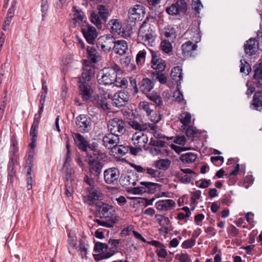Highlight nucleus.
<instances>
[{"mask_svg": "<svg viewBox=\"0 0 262 262\" xmlns=\"http://www.w3.org/2000/svg\"><path fill=\"white\" fill-rule=\"evenodd\" d=\"M94 75V69L89 66H85L78 79L79 93L83 101L88 102L92 98L93 90L89 82Z\"/></svg>", "mask_w": 262, "mask_h": 262, "instance_id": "f257e3e1", "label": "nucleus"}, {"mask_svg": "<svg viewBox=\"0 0 262 262\" xmlns=\"http://www.w3.org/2000/svg\"><path fill=\"white\" fill-rule=\"evenodd\" d=\"M97 210L100 217L106 219L105 221L97 220L96 222L99 225L106 227L112 228L116 222L115 211L112 205L103 203H98L96 204Z\"/></svg>", "mask_w": 262, "mask_h": 262, "instance_id": "f03ea898", "label": "nucleus"}, {"mask_svg": "<svg viewBox=\"0 0 262 262\" xmlns=\"http://www.w3.org/2000/svg\"><path fill=\"white\" fill-rule=\"evenodd\" d=\"M106 155L105 153L94 151L93 156L91 155L88 159L89 169L91 176H93L96 179H98L101 173L104 164L101 160H105Z\"/></svg>", "mask_w": 262, "mask_h": 262, "instance_id": "7ed1b4c3", "label": "nucleus"}, {"mask_svg": "<svg viewBox=\"0 0 262 262\" xmlns=\"http://www.w3.org/2000/svg\"><path fill=\"white\" fill-rule=\"evenodd\" d=\"M120 70V67L116 64L103 68L97 74L98 82L99 84L104 85L113 84L116 80L117 72Z\"/></svg>", "mask_w": 262, "mask_h": 262, "instance_id": "20e7f679", "label": "nucleus"}, {"mask_svg": "<svg viewBox=\"0 0 262 262\" xmlns=\"http://www.w3.org/2000/svg\"><path fill=\"white\" fill-rule=\"evenodd\" d=\"M108 7L103 5H98L96 11L91 14V21L95 25L98 29H101L102 24L106 22L109 16Z\"/></svg>", "mask_w": 262, "mask_h": 262, "instance_id": "39448f33", "label": "nucleus"}, {"mask_svg": "<svg viewBox=\"0 0 262 262\" xmlns=\"http://www.w3.org/2000/svg\"><path fill=\"white\" fill-rule=\"evenodd\" d=\"M196 36H194L192 40L195 42L193 43L191 41H187L182 44L181 46L182 54L184 58H189L193 57L197 54L198 46L196 45L201 40V35L200 34V30L198 28L195 29Z\"/></svg>", "mask_w": 262, "mask_h": 262, "instance_id": "423d86ee", "label": "nucleus"}, {"mask_svg": "<svg viewBox=\"0 0 262 262\" xmlns=\"http://www.w3.org/2000/svg\"><path fill=\"white\" fill-rule=\"evenodd\" d=\"M133 144L135 147L132 146L130 148V152L133 155H137L138 153L142 151L143 148L144 150H147L146 147L148 139L147 135L142 132L134 134L132 137Z\"/></svg>", "mask_w": 262, "mask_h": 262, "instance_id": "0eeeda50", "label": "nucleus"}, {"mask_svg": "<svg viewBox=\"0 0 262 262\" xmlns=\"http://www.w3.org/2000/svg\"><path fill=\"white\" fill-rule=\"evenodd\" d=\"M84 181L89 185L86 188L88 191V200H84L89 204H91L93 201L98 200L102 198V193L99 188L95 185V181L93 178H89L88 176H85Z\"/></svg>", "mask_w": 262, "mask_h": 262, "instance_id": "6e6552de", "label": "nucleus"}, {"mask_svg": "<svg viewBox=\"0 0 262 262\" xmlns=\"http://www.w3.org/2000/svg\"><path fill=\"white\" fill-rule=\"evenodd\" d=\"M115 38L111 35H103L99 37L97 41V47L100 50L106 53L114 49L115 43Z\"/></svg>", "mask_w": 262, "mask_h": 262, "instance_id": "1a4fd4ad", "label": "nucleus"}, {"mask_svg": "<svg viewBox=\"0 0 262 262\" xmlns=\"http://www.w3.org/2000/svg\"><path fill=\"white\" fill-rule=\"evenodd\" d=\"M138 38L144 42H153L155 39V32L146 22L144 21L138 31Z\"/></svg>", "mask_w": 262, "mask_h": 262, "instance_id": "9d476101", "label": "nucleus"}, {"mask_svg": "<svg viewBox=\"0 0 262 262\" xmlns=\"http://www.w3.org/2000/svg\"><path fill=\"white\" fill-rule=\"evenodd\" d=\"M108 130L110 133L122 136L125 132V122L118 118H114L110 120L107 124Z\"/></svg>", "mask_w": 262, "mask_h": 262, "instance_id": "9b49d317", "label": "nucleus"}, {"mask_svg": "<svg viewBox=\"0 0 262 262\" xmlns=\"http://www.w3.org/2000/svg\"><path fill=\"white\" fill-rule=\"evenodd\" d=\"M81 30L86 41L90 44H94L98 36L96 28L91 25L84 22L81 25Z\"/></svg>", "mask_w": 262, "mask_h": 262, "instance_id": "f8f14e48", "label": "nucleus"}, {"mask_svg": "<svg viewBox=\"0 0 262 262\" xmlns=\"http://www.w3.org/2000/svg\"><path fill=\"white\" fill-rule=\"evenodd\" d=\"M76 126L77 130L82 133H88L91 129L90 118L86 115H80L75 119Z\"/></svg>", "mask_w": 262, "mask_h": 262, "instance_id": "ddd939ff", "label": "nucleus"}, {"mask_svg": "<svg viewBox=\"0 0 262 262\" xmlns=\"http://www.w3.org/2000/svg\"><path fill=\"white\" fill-rule=\"evenodd\" d=\"M187 9V5L185 0H177L170 6L166 9L168 14L171 15H176L180 13H184Z\"/></svg>", "mask_w": 262, "mask_h": 262, "instance_id": "4468645a", "label": "nucleus"}, {"mask_svg": "<svg viewBox=\"0 0 262 262\" xmlns=\"http://www.w3.org/2000/svg\"><path fill=\"white\" fill-rule=\"evenodd\" d=\"M119 170L115 167L108 168L103 172L104 180L105 182L110 185L115 184L119 178Z\"/></svg>", "mask_w": 262, "mask_h": 262, "instance_id": "2eb2a0df", "label": "nucleus"}, {"mask_svg": "<svg viewBox=\"0 0 262 262\" xmlns=\"http://www.w3.org/2000/svg\"><path fill=\"white\" fill-rule=\"evenodd\" d=\"M35 147L36 146H34L28 145V150L25 156L26 166L25 168L27 171V175H31L33 173V168L35 160Z\"/></svg>", "mask_w": 262, "mask_h": 262, "instance_id": "dca6fc26", "label": "nucleus"}, {"mask_svg": "<svg viewBox=\"0 0 262 262\" xmlns=\"http://www.w3.org/2000/svg\"><path fill=\"white\" fill-rule=\"evenodd\" d=\"M145 14V8L141 5H136L128 11V17L130 21L141 20Z\"/></svg>", "mask_w": 262, "mask_h": 262, "instance_id": "f3484780", "label": "nucleus"}, {"mask_svg": "<svg viewBox=\"0 0 262 262\" xmlns=\"http://www.w3.org/2000/svg\"><path fill=\"white\" fill-rule=\"evenodd\" d=\"M150 51L151 54V68L159 72L163 71L166 67L165 60L162 59L160 55L156 52L151 50H150Z\"/></svg>", "mask_w": 262, "mask_h": 262, "instance_id": "a211bd4d", "label": "nucleus"}, {"mask_svg": "<svg viewBox=\"0 0 262 262\" xmlns=\"http://www.w3.org/2000/svg\"><path fill=\"white\" fill-rule=\"evenodd\" d=\"M129 95L126 91H120L116 93L112 99L113 103L114 106L120 107L124 106L129 100Z\"/></svg>", "mask_w": 262, "mask_h": 262, "instance_id": "6ab92c4d", "label": "nucleus"}, {"mask_svg": "<svg viewBox=\"0 0 262 262\" xmlns=\"http://www.w3.org/2000/svg\"><path fill=\"white\" fill-rule=\"evenodd\" d=\"M120 137L112 133H109L104 136L102 139L103 145L107 149H112V150L119 143Z\"/></svg>", "mask_w": 262, "mask_h": 262, "instance_id": "aec40b11", "label": "nucleus"}, {"mask_svg": "<svg viewBox=\"0 0 262 262\" xmlns=\"http://www.w3.org/2000/svg\"><path fill=\"white\" fill-rule=\"evenodd\" d=\"M75 144L81 150L87 152L88 149H91L89 142L85 138L79 133H73L72 135Z\"/></svg>", "mask_w": 262, "mask_h": 262, "instance_id": "412c9836", "label": "nucleus"}, {"mask_svg": "<svg viewBox=\"0 0 262 262\" xmlns=\"http://www.w3.org/2000/svg\"><path fill=\"white\" fill-rule=\"evenodd\" d=\"M18 159H9L7 164L8 182L12 184L14 178L16 176V165L18 164Z\"/></svg>", "mask_w": 262, "mask_h": 262, "instance_id": "4be33fe9", "label": "nucleus"}, {"mask_svg": "<svg viewBox=\"0 0 262 262\" xmlns=\"http://www.w3.org/2000/svg\"><path fill=\"white\" fill-rule=\"evenodd\" d=\"M175 206V202L170 199L160 200L155 204V207L157 209L161 212L172 210L174 208Z\"/></svg>", "mask_w": 262, "mask_h": 262, "instance_id": "5701e85b", "label": "nucleus"}, {"mask_svg": "<svg viewBox=\"0 0 262 262\" xmlns=\"http://www.w3.org/2000/svg\"><path fill=\"white\" fill-rule=\"evenodd\" d=\"M18 143L15 135H12L10 138V146L9 151V159H19Z\"/></svg>", "mask_w": 262, "mask_h": 262, "instance_id": "b1692460", "label": "nucleus"}, {"mask_svg": "<svg viewBox=\"0 0 262 262\" xmlns=\"http://www.w3.org/2000/svg\"><path fill=\"white\" fill-rule=\"evenodd\" d=\"M258 49V41L253 38H251L247 40L244 45L245 53L249 56L255 54L257 51Z\"/></svg>", "mask_w": 262, "mask_h": 262, "instance_id": "393cba45", "label": "nucleus"}, {"mask_svg": "<svg viewBox=\"0 0 262 262\" xmlns=\"http://www.w3.org/2000/svg\"><path fill=\"white\" fill-rule=\"evenodd\" d=\"M154 85V81L147 78H143L139 84L140 91L146 95L150 93Z\"/></svg>", "mask_w": 262, "mask_h": 262, "instance_id": "a878e982", "label": "nucleus"}, {"mask_svg": "<svg viewBox=\"0 0 262 262\" xmlns=\"http://www.w3.org/2000/svg\"><path fill=\"white\" fill-rule=\"evenodd\" d=\"M73 62V57L71 55L64 56L61 61V72L66 74L72 69Z\"/></svg>", "mask_w": 262, "mask_h": 262, "instance_id": "bb28decb", "label": "nucleus"}, {"mask_svg": "<svg viewBox=\"0 0 262 262\" xmlns=\"http://www.w3.org/2000/svg\"><path fill=\"white\" fill-rule=\"evenodd\" d=\"M113 50L116 54L120 55L126 54L128 51V46L126 41L124 40L115 41Z\"/></svg>", "mask_w": 262, "mask_h": 262, "instance_id": "cd10ccee", "label": "nucleus"}, {"mask_svg": "<svg viewBox=\"0 0 262 262\" xmlns=\"http://www.w3.org/2000/svg\"><path fill=\"white\" fill-rule=\"evenodd\" d=\"M94 251L99 254H111V256L114 255V251L110 250L108 245L106 244L97 242L94 246Z\"/></svg>", "mask_w": 262, "mask_h": 262, "instance_id": "c85d7f7f", "label": "nucleus"}, {"mask_svg": "<svg viewBox=\"0 0 262 262\" xmlns=\"http://www.w3.org/2000/svg\"><path fill=\"white\" fill-rule=\"evenodd\" d=\"M170 77L173 83H176L177 86L181 84L183 78L181 68L179 66L174 67L171 71Z\"/></svg>", "mask_w": 262, "mask_h": 262, "instance_id": "c756f323", "label": "nucleus"}, {"mask_svg": "<svg viewBox=\"0 0 262 262\" xmlns=\"http://www.w3.org/2000/svg\"><path fill=\"white\" fill-rule=\"evenodd\" d=\"M252 106L253 109L261 111L262 110V91L256 92L254 95Z\"/></svg>", "mask_w": 262, "mask_h": 262, "instance_id": "7c9ffc66", "label": "nucleus"}, {"mask_svg": "<svg viewBox=\"0 0 262 262\" xmlns=\"http://www.w3.org/2000/svg\"><path fill=\"white\" fill-rule=\"evenodd\" d=\"M42 89L41 91L40 99L39 105V113H42L43 111L44 104L46 101V98L48 93V88L46 85V81L43 79L41 80Z\"/></svg>", "mask_w": 262, "mask_h": 262, "instance_id": "2f4dec72", "label": "nucleus"}, {"mask_svg": "<svg viewBox=\"0 0 262 262\" xmlns=\"http://www.w3.org/2000/svg\"><path fill=\"white\" fill-rule=\"evenodd\" d=\"M171 161L168 159H161L155 162V167L164 171L168 169L170 165Z\"/></svg>", "mask_w": 262, "mask_h": 262, "instance_id": "473e14b6", "label": "nucleus"}, {"mask_svg": "<svg viewBox=\"0 0 262 262\" xmlns=\"http://www.w3.org/2000/svg\"><path fill=\"white\" fill-rule=\"evenodd\" d=\"M146 96L156 106H160L163 104L162 98L157 92H152L147 94Z\"/></svg>", "mask_w": 262, "mask_h": 262, "instance_id": "72a5a7b5", "label": "nucleus"}, {"mask_svg": "<svg viewBox=\"0 0 262 262\" xmlns=\"http://www.w3.org/2000/svg\"><path fill=\"white\" fill-rule=\"evenodd\" d=\"M163 34L171 42H173L177 37L175 29L170 26H168L164 29Z\"/></svg>", "mask_w": 262, "mask_h": 262, "instance_id": "f704fd0d", "label": "nucleus"}, {"mask_svg": "<svg viewBox=\"0 0 262 262\" xmlns=\"http://www.w3.org/2000/svg\"><path fill=\"white\" fill-rule=\"evenodd\" d=\"M156 219L159 224L164 228V229H169L170 228V221L168 217L162 214H156Z\"/></svg>", "mask_w": 262, "mask_h": 262, "instance_id": "c9c22d12", "label": "nucleus"}, {"mask_svg": "<svg viewBox=\"0 0 262 262\" xmlns=\"http://www.w3.org/2000/svg\"><path fill=\"white\" fill-rule=\"evenodd\" d=\"M14 5L12 4L11 7L8 10L7 16H6L5 20L3 25V29L4 31H6L7 30L8 27L10 25L12 18L14 16Z\"/></svg>", "mask_w": 262, "mask_h": 262, "instance_id": "e433bc0d", "label": "nucleus"}, {"mask_svg": "<svg viewBox=\"0 0 262 262\" xmlns=\"http://www.w3.org/2000/svg\"><path fill=\"white\" fill-rule=\"evenodd\" d=\"M196 155L192 152L183 154L180 157V160L184 164H189L193 162L196 159Z\"/></svg>", "mask_w": 262, "mask_h": 262, "instance_id": "4c0bfd02", "label": "nucleus"}, {"mask_svg": "<svg viewBox=\"0 0 262 262\" xmlns=\"http://www.w3.org/2000/svg\"><path fill=\"white\" fill-rule=\"evenodd\" d=\"M38 127L35 125H31L30 136H31V142L29 144L30 146H36L37 139V134H38Z\"/></svg>", "mask_w": 262, "mask_h": 262, "instance_id": "58836bf2", "label": "nucleus"}, {"mask_svg": "<svg viewBox=\"0 0 262 262\" xmlns=\"http://www.w3.org/2000/svg\"><path fill=\"white\" fill-rule=\"evenodd\" d=\"M132 146H125L123 145L118 144L112 150V152L122 156L127 153L128 151H130V148Z\"/></svg>", "mask_w": 262, "mask_h": 262, "instance_id": "ea45409f", "label": "nucleus"}, {"mask_svg": "<svg viewBox=\"0 0 262 262\" xmlns=\"http://www.w3.org/2000/svg\"><path fill=\"white\" fill-rule=\"evenodd\" d=\"M87 53L89 58L94 63L97 62L99 56L96 50L93 47L87 48Z\"/></svg>", "mask_w": 262, "mask_h": 262, "instance_id": "a19ab883", "label": "nucleus"}, {"mask_svg": "<svg viewBox=\"0 0 262 262\" xmlns=\"http://www.w3.org/2000/svg\"><path fill=\"white\" fill-rule=\"evenodd\" d=\"M141 185H145L146 192L147 193H154L159 185L157 183L149 182H142Z\"/></svg>", "mask_w": 262, "mask_h": 262, "instance_id": "79ce46f5", "label": "nucleus"}, {"mask_svg": "<svg viewBox=\"0 0 262 262\" xmlns=\"http://www.w3.org/2000/svg\"><path fill=\"white\" fill-rule=\"evenodd\" d=\"M109 25L111 26L112 32L115 33L120 34L121 32V24L117 19H112L109 21Z\"/></svg>", "mask_w": 262, "mask_h": 262, "instance_id": "37998d69", "label": "nucleus"}, {"mask_svg": "<svg viewBox=\"0 0 262 262\" xmlns=\"http://www.w3.org/2000/svg\"><path fill=\"white\" fill-rule=\"evenodd\" d=\"M191 118V114L187 112L181 113L179 117V119L180 121L184 126H187L190 123Z\"/></svg>", "mask_w": 262, "mask_h": 262, "instance_id": "c03bdc74", "label": "nucleus"}, {"mask_svg": "<svg viewBox=\"0 0 262 262\" xmlns=\"http://www.w3.org/2000/svg\"><path fill=\"white\" fill-rule=\"evenodd\" d=\"M139 109L143 110L148 116H150L154 113V110L150 107L149 104L146 101L140 102L139 104Z\"/></svg>", "mask_w": 262, "mask_h": 262, "instance_id": "a18cd8bd", "label": "nucleus"}, {"mask_svg": "<svg viewBox=\"0 0 262 262\" xmlns=\"http://www.w3.org/2000/svg\"><path fill=\"white\" fill-rule=\"evenodd\" d=\"M110 94H104V99L102 98L101 99H99L98 100V104L103 110H110V105L108 103L107 101V99L110 98Z\"/></svg>", "mask_w": 262, "mask_h": 262, "instance_id": "49530a36", "label": "nucleus"}, {"mask_svg": "<svg viewBox=\"0 0 262 262\" xmlns=\"http://www.w3.org/2000/svg\"><path fill=\"white\" fill-rule=\"evenodd\" d=\"M88 245L82 242H79V245L76 247L79 254L81 256L82 258L86 257L87 254Z\"/></svg>", "mask_w": 262, "mask_h": 262, "instance_id": "de8ad7c7", "label": "nucleus"}, {"mask_svg": "<svg viewBox=\"0 0 262 262\" xmlns=\"http://www.w3.org/2000/svg\"><path fill=\"white\" fill-rule=\"evenodd\" d=\"M146 52L145 50L140 51L136 56V61L138 66H142L145 61Z\"/></svg>", "mask_w": 262, "mask_h": 262, "instance_id": "09e8293b", "label": "nucleus"}, {"mask_svg": "<svg viewBox=\"0 0 262 262\" xmlns=\"http://www.w3.org/2000/svg\"><path fill=\"white\" fill-rule=\"evenodd\" d=\"M69 166H67L64 169H63L64 170V177L67 181L66 182H72L73 183L74 170L71 167H69Z\"/></svg>", "mask_w": 262, "mask_h": 262, "instance_id": "8fccbe9b", "label": "nucleus"}, {"mask_svg": "<svg viewBox=\"0 0 262 262\" xmlns=\"http://www.w3.org/2000/svg\"><path fill=\"white\" fill-rule=\"evenodd\" d=\"M161 50L166 53H169L172 50V46L170 40H163L161 42Z\"/></svg>", "mask_w": 262, "mask_h": 262, "instance_id": "3c124183", "label": "nucleus"}, {"mask_svg": "<svg viewBox=\"0 0 262 262\" xmlns=\"http://www.w3.org/2000/svg\"><path fill=\"white\" fill-rule=\"evenodd\" d=\"M49 4L48 0H41V11L42 13V19L44 20L48 16V10L49 9Z\"/></svg>", "mask_w": 262, "mask_h": 262, "instance_id": "603ef678", "label": "nucleus"}, {"mask_svg": "<svg viewBox=\"0 0 262 262\" xmlns=\"http://www.w3.org/2000/svg\"><path fill=\"white\" fill-rule=\"evenodd\" d=\"M152 74L154 76V78H155V80L159 81L160 83L164 84L167 82V78L164 74L159 72H152Z\"/></svg>", "mask_w": 262, "mask_h": 262, "instance_id": "864d4df0", "label": "nucleus"}, {"mask_svg": "<svg viewBox=\"0 0 262 262\" xmlns=\"http://www.w3.org/2000/svg\"><path fill=\"white\" fill-rule=\"evenodd\" d=\"M179 262H191L190 256L187 253H181L176 255Z\"/></svg>", "mask_w": 262, "mask_h": 262, "instance_id": "5fc2aeb1", "label": "nucleus"}, {"mask_svg": "<svg viewBox=\"0 0 262 262\" xmlns=\"http://www.w3.org/2000/svg\"><path fill=\"white\" fill-rule=\"evenodd\" d=\"M240 72L247 75L251 71V68L248 63L244 60H241Z\"/></svg>", "mask_w": 262, "mask_h": 262, "instance_id": "6e6d98bb", "label": "nucleus"}, {"mask_svg": "<svg viewBox=\"0 0 262 262\" xmlns=\"http://www.w3.org/2000/svg\"><path fill=\"white\" fill-rule=\"evenodd\" d=\"M127 84V81L124 78H121L120 77H117L116 75V80L114 81V86L118 88H124L126 87Z\"/></svg>", "mask_w": 262, "mask_h": 262, "instance_id": "4d7b16f0", "label": "nucleus"}, {"mask_svg": "<svg viewBox=\"0 0 262 262\" xmlns=\"http://www.w3.org/2000/svg\"><path fill=\"white\" fill-rule=\"evenodd\" d=\"M186 135L189 137H194L198 134H200L201 133L196 128L192 126H188L185 131Z\"/></svg>", "mask_w": 262, "mask_h": 262, "instance_id": "13d9d810", "label": "nucleus"}, {"mask_svg": "<svg viewBox=\"0 0 262 262\" xmlns=\"http://www.w3.org/2000/svg\"><path fill=\"white\" fill-rule=\"evenodd\" d=\"M68 242L69 244V246L72 248H74L76 247V242H77V238L75 236L74 234L71 232H69L68 233Z\"/></svg>", "mask_w": 262, "mask_h": 262, "instance_id": "bf43d9fd", "label": "nucleus"}, {"mask_svg": "<svg viewBox=\"0 0 262 262\" xmlns=\"http://www.w3.org/2000/svg\"><path fill=\"white\" fill-rule=\"evenodd\" d=\"M129 124L132 128L136 130H139L140 132L143 131L144 127L146 126L145 124H140L137 121L135 120L130 121Z\"/></svg>", "mask_w": 262, "mask_h": 262, "instance_id": "052dcab7", "label": "nucleus"}, {"mask_svg": "<svg viewBox=\"0 0 262 262\" xmlns=\"http://www.w3.org/2000/svg\"><path fill=\"white\" fill-rule=\"evenodd\" d=\"M159 257L162 258H165L167 255V252L166 249V247L163 245L162 247L157 248L155 251Z\"/></svg>", "mask_w": 262, "mask_h": 262, "instance_id": "680f3d73", "label": "nucleus"}, {"mask_svg": "<svg viewBox=\"0 0 262 262\" xmlns=\"http://www.w3.org/2000/svg\"><path fill=\"white\" fill-rule=\"evenodd\" d=\"M145 173L148 174L149 176L152 178H158L159 177L161 172L157 169L146 167Z\"/></svg>", "mask_w": 262, "mask_h": 262, "instance_id": "e2e57ef3", "label": "nucleus"}, {"mask_svg": "<svg viewBox=\"0 0 262 262\" xmlns=\"http://www.w3.org/2000/svg\"><path fill=\"white\" fill-rule=\"evenodd\" d=\"M167 143L165 141L160 140H155L151 139L149 142V145L154 147H165Z\"/></svg>", "mask_w": 262, "mask_h": 262, "instance_id": "0e129e2a", "label": "nucleus"}, {"mask_svg": "<svg viewBox=\"0 0 262 262\" xmlns=\"http://www.w3.org/2000/svg\"><path fill=\"white\" fill-rule=\"evenodd\" d=\"M73 20L79 25H81L83 24L85 21L84 20V17L83 15H82L80 12H77L74 15V17L73 18Z\"/></svg>", "mask_w": 262, "mask_h": 262, "instance_id": "69168bd1", "label": "nucleus"}, {"mask_svg": "<svg viewBox=\"0 0 262 262\" xmlns=\"http://www.w3.org/2000/svg\"><path fill=\"white\" fill-rule=\"evenodd\" d=\"M65 189L66 195L68 196H72L74 192L73 183L72 182H66Z\"/></svg>", "mask_w": 262, "mask_h": 262, "instance_id": "338daca9", "label": "nucleus"}, {"mask_svg": "<svg viewBox=\"0 0 262 262\" xmlns=\"http://www.w3.org/2000/svg\"><path fill=\"white\" fill-rule=\"evenodd\" d=\"M253 77L255 79L258 81L259 83H262V69L258 67L255 70Z\"/></svg>", "mask_w": 262, "mask_h": 262, "instance_id": "774afa93", "label": "nucleus"}]
</instances>
